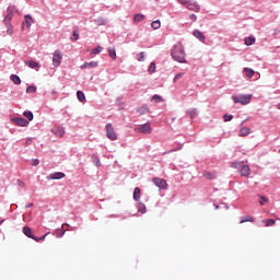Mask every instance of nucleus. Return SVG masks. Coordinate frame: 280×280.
I'll use <instances>...</instances> for the list:
<instances>
[{"label": "nucleus", "mask_w": 280, "mask_h": 280, "mask_svg": "<svg viewBox=\"0 0 280 280\" xmlns=\"http://www.w3.org/2000/svg\"><path fill=\"white\" fill-rule=\"evenodd\" d=\"M172 57L174 60H176V62H186L185 48L183 47V44L178 43L174 46Z\"/></svg>", "instance_id": "obj_1"}, {"label": "nucleus", "mask_w": 280, "mask_h": 280, "mask_svg": "<svg viewBox=\"0 0 280 280\" xmlns=\"http://www.w3.org/2000/svg\"><path fill=\"white\" fill-rule=\"evenodd\" d=\"M232 100L234 104H242L243 106H246V104H250V100H253V95L252 94L234 95L232 96Z\"/></svg>", "instance_id": "obj_2"}, {"label": "nucleus", "mask_w": 280, "mask_h": 280, "mask_svg": "<svg viewBox=\"0 0 280 280\" xmlns=\"http://www.w3.org/2000/svg\"><path fill=\"white\" fill-rule=\"evenodd\" d=\"M106 128V137L107 139H109L110 141H117V133L115 132V128L113 127V124H107L105 126Z\"/></svg>", "instance_id": "obj_3"}, {"label": "nucleus", "mask_w": 280, "mask_h": 280, "mask_svg": "<svg viewBox=\"0 0 280 280\" xmlns=\"http://www.w3.org/2000/svg\"><path fill=\"white\" fill-rule=\"evenodd\" d=\"M62 62V51L55 50L52 56V65L54 67H60V63Z\"/></svg>", "instance_id": "obj_4"}, {"label": "nucleus", "mask_w": 280, "mask_h": 280, "mask_svg": "<svg viewBox=\"0 0 280 280\" xmlns=\"http://www.w3.org/2000/svg\"><path fill=\"white\" fill-rule=\"evenodd\" d=\"M137 132H141L142 135H151L152 133V127L150 126V122H147L138 128H136Z\"/></svg>", "instance_id": "obj_5"}, {"label": "nucleus", "mask_w": 280, "mask_h": 280, "mask_svg": "<svg viewBox=\"0 0 280 280\" xmlns=\"http://www.w3.org/2000/svg\"><path fill=\"white\" fill-rule=\"evenodd\" d=\"M152 180L159 189H167V180L159 177H154Z\"/></svg>", "instance_id": "obj_6"}, {"label": "nucleus", "mask_w": 280, "mask_h": 280, "mask_svg": "<svg viewBox=\"0 0 280 280\" xmlns=\"http://www.w3.org/2000/svg\"><path fill=\"white\" fill-rule=\"evenodd\" d=\"M12 121H13V124H15V126H20L22 128L30 126V121H27V119L22 118V117H15L12 119Z\"/></svg>", "instance_id": "obj_7"}, {"label": "nucleus", "mask_w": 280, "mask_h": 280, "mask_svg": "<svg viewBox=\"0 0 280 280\" xmlns=\"http://www.w3.org/2000/svg\"><path fill=\"white\" fill-rule=\"evenodd\" d=\"M185 8H187V10H190L191 12H200V4H198V2L196 1H188Z\"/></svg>", "instance_id": "obj_8"}, {"label": "nucleus", "mask_w": 280, "mask_h": 280, "mask_svg": "<svg viewBox=\"0 0 280 280\" xmlns=\"http://www.w3.org/2000/svg\"><path fill=\"white\" fill-rule=\"evenodd\" d=\"M13 16H14V8L10 7L7 9V15L3 20V23H12Z\"/></svg>", "instance_id": "obj_9"}, {"label": "nucleus", "mask_w": 280, "mask_h": 280, "mask_svg": "<svg viewBox=\"0 0 280 280\" xmlns=\"http://www.w3.org/2000/svg\"><path fill=\"white\" fill-rule=\"evenodd\" d=\"M32 23H34V19H32V15H25L24 16V22L22 23V30H30L32 27Z\"/></svg>", "instance_id": "obj_10"}, {"label": "nucleus", "mask_w": 280, "mask_h": 280, "mask_svg": "<svg viewBox=\"0 0 280 280\" xmlns=\"http://www.w3.org/2000/svg\"><path fill=\"white\" fill-rule=\"evenodd\" d=\"M65 176H66L65 173L56 172V173H52V174L48 175V178L50 180H60V179L65 178Z\"/></svg>", "instance_id": "obj_11"}, {"label": "nucleus", "mask_w": 280, "mask_h": 280, "mask_svg": "<svg viewBox=\"0 0 280 280\" xmlns=\"http://www.w3.org/2000/svg\"><path fill=\"white\" fill-rule=\"evenodd\" d=\"M241 176H244L245 178H248L250 176V166L248 165H243L241 171H240Z\"/></svg>", "instance_id": "obj_12"}, {"label": "nucleus", "mask_w": 280, "mask_h": 280, "mask_svg": "<svg viewBox=\"0 0 280 280\" xmlns=\"http://www.w3.org/2000/svg\"><path fill=\"white\" fill-rule=\"evenodd\" d=\"M192 36H195V38H198L201 43H205L206 40L205 34H202V32H200L199 30H195L192 32Z\"/></svg>", "instance_id": "obj_13"}, {"label": "nucleus", "mask_w": 280, "mask_h": 280, "mask_svg": "<svg viewBox=\"0 0 280 280\" xmlns=\"http://www.w3.org/2000/svg\"><path fill=\"white\" fill-rule=\"evenodd\" d=\"M23 233H24V235H26V237H30L31 240H34V237H36L34 235V233H32V228H30V226H24Z\"/></svg>", "instance_id": "obj_14"}, {"label": "nucleus", "mask_w": 280, "mask_h": 280, "mask_svg": "<svg viewBox=\"0 0 280 280\" xmlns=\"http://www.w3.org/2000/svg\"><path fill=\"white\" fill-rule=\"evenodd\" d=\"M250 135V128L248 127H243L241 128L238 136L240 137H248Z\"/></svg>", "instance_id": "obj_15"}, {"label": "nucleus", "mask_w": 280, "mask_h": 280, "mask_svg": "<svg viewBox=\"0 0 280 280\" xmlns=\"http://www.w3.org/2000/svg\"><path fill=\"white\" fill-rule=\"evenodd\" d=\"M4 25L7 27V34L9 36H12V34H14V27L12 26V22L4 23Z\"/></svg>", "instance_id": "obj_16"}, {"label": "nucleus", "mask_w": 280, "mask_h": 280, "mask_svg": "<svg viewBox=\"0 0 280 280\" xmlns=\"http://www.w3.org/2000/svg\"><path fill=\"white\" fill-rule=\"evenodd\" d=\"M26 67H30V69H38L39 65L38 62L34 60L25 61Z\"/></svg>", "instance_id": "obj_17"}, {"label": "nucleus", "mask_w": 280, "mask_h": 280, "mask_svg": "<svg viewBox=\"0 0 280 280\" xmlns=\"http://www.w3.org/2000/svg\"><path fill=\"white\" fill-rule=\"evenodd\" d=\"M137 113L140 115H148V113H150V108L147 105H143L137 109Z\"/></svg>", "instance_id": "obj_18"}, {"label": "nucleus", "mask_w": 280, "mask_h": 280, "mask_svg": "<svg viewBox=\"0 0 280 280\" xmlns=\"http://www.w3.org/2000/svg\"><path fill=\"white\" fill-rule=\"evenodd\" d=\"M97 65H98L97 61L85 62L81 66V69H86V67H91L92 69H95Z\"/></svg>", "instance_id": "obj_19"}, {"label": "nucleus", "mask_w": 280, "mask_h": 280, "mask_svg": "<svg viewBox=\"0 0 280 280\" xmlns=\"http://www.w3.org/2000/svg\"><path fill=\"white\" fill-rule=\"evenodd\" d=\"M244 44H245L247 47H250V45H255V37H253V36L246 37V38L244 39Z\"/></svg>", "instance_id": "obj_20"}, {"label": "nucleus", "mask_w": 280, "mask_h": 280, "mask_svg": "<svg viewBox=\"0 0 280 280\" xmlns=\"http://www.w3.org/2000/svg\"><path fill=\"white\" fill-rule=\"evenodd\" d=\"M139 198H141V188L136 187L133 190V200L139 201Z\"/></svg>", "instance_id": "obj_21"}, {"label": "nucleus", "mask_w": 280, "mask_h": 280, "mask_svg": "<svg viewBox=\"0 0 280 280\" xmlns=\"http://www.w3.org/2000/svg\"><path fill=\"white\" fill-rule=\"evenodd\" d=\"M143 19H145V15L143 14H135L133 15V23H141V21H143Z\"/></svg>", "instance_id": "obj_22"}, {"label": "nucleus", "mask_w": 280, "mask_h": 280, "mask_svg": "<svg viewBox=\"0 0 280 280\" xmlns=\"http://www.w3.org/2000/svg\"><path fill=\"white\" fill-rule=\"evenodd\" d=\"M244 72L247 78H253L255 75V70L250 68H244Z\"/></svg>", "instance_id": "obj_23"}, {"label": "nucleus", "mask_w": 280, "mask_h": 280, "mask_svg": "<svg viewBox=\"0 0 280 280\" xmlns=\"http://www.w3.org/2000/svg\"><path fill=\"white\" fill-rule=\"evenodd\" d=\"M244 222H255V219L253 217H250V215H245L240 221V224H244Z\"/></svg>", "instance_id": "obj_24"}, {"label": "nucleus", "mask_w": 280, "mask_h": 280, "mask_svg": "<svg viewBox=\"0 0 280 280\" xmlns=\"http://www.w3.org/2000/svg\"><path fill=\"white\" fill-rule=\"evenodd\" d=\"M262 222L265 223V226H275V224H277V221H275V219H266Z\"/></svg>", "instance_id": "obj_25"}, {"label": "nucleus", "mask_w": 280, "mask_h": 280, "mask_svg": "<svg viewBox=\"0 0 280 280\" xmlns=\"http://www.w3.org/2000/svg\"><path fill=\"white\" fill-rule=\"evenodd\" d=\"M108 54H109V58H112L113 60H117V52L115 48H109Z\"/></svg>", "instance_id": "obj_26"}, {"label": "nucleus", "mask_w": 280, "mask_h": 280, "mask_svg": "<svg viewBox=\"0 0 280 280\" xmlns=\"http://www.w3.org/2000/svg\"><path fill=\"white\" fill-rule=\"evenodd\" d=\"M77 97H78L79 102H84L86 100V96L84 95V92H82V91L77 92Z\"/></svg>", "instance_id": "obj_27"}, {"label": "nucleus", "mask_w": 280, "mask_h": 280, "mask_svg": "<svg viewBox=\"0 0 280 280\" xmlns=\"http://www.w3.org/2000/svg\"><path fill=\"white\" fill-rule=\"evenodd\" d=\"M92 161H93L94 165H96V167L102 166V162H100V158H97L95 154L92 155Z\"/></svg>", "instance_id": "obj_28"}, {"label": "nucleus", "mask_w": 280, "mask_h": 280, "mask_svg": "<svg viewBox=\"0 0 280 280\" xmlns=\"http://www.w3.org/2000/svg\"><path fill=\"white\" fill-rule=\"evenodd\" d=\"M23 116L26 117V119H28V121H32L34 119V114L30 110L24 112Z\"/></svg>", "instance_id": "obj_29"}, {"label": "nucleus", "mask_w": 280, "mask_h": 280, "mask_svg": "<svg viewBox=\"0 0 280 280\" xmlns=\"http://www.w3.org/2000/svg\"><path fill=\"white\" fill-rule=\"evenodd\" d=\"M151 27L153 30H160L161 28V21L156 20L151 23Z\"/></svg>", "instance_id": "obj_30"}, {"label": "nucleus", "mask_w": 280, "mask_h": 280, "mask_svg": "<svg viewBox=\"0 0 280 280\" xmlns=\"http://www.w3.org/2000/svg\"><path fill=\"white\" fill-rule=\"evenodd\" d=\"M138 62H143L145 60V51L139 52L137 55Z\"/></svg>", "instance_id": "obj_31"}, {"label": "nucleus", "mask_w": 280, "mask_h": 280, "mask_svg": "<svg viewBox=\"0 0 280 280\" xmlns=\"http://www.w3.org/2000/svg\"><path fill=\"white\" fill-rule=\"evenodd\" d=\"M203 176L208 178V180H213V178H215V174L211 172H205Z\"/></svg>", "instance_id": "obj_32"}, {"label": "nucleus", "mask_w": 280, "mask_h": 280, "mask_svg": "<svg viewBox=\"0 0 280 280\" xmlns=\"http://www.w3.org/2000/svg\"><path fill=\"white\" fill-rule=\"evenodd\" d=\"M11 80L15 84H21V78H19V75H16V74H12Z\"/></svg>", "instance_id": "obj_33"}, {"label": "nucleus", "mask_w": 280, "mask_h": 280, "mask_svg": "<svg viewBox=\"0 0 280 280\" xmlns=\"http://www.w3.org/2000/svg\"><path fill=\"white\" fill-rule=\"evenodd\" d=\"M79 38H80V34L78 33V30H75L71 35L70 40H78Z\"/></svg>", "instance_id": "obj_34"}, {"label": "nucleus", "mask_w": 280, "mask_h": 280, "mask_svg": "<svg viewBox=\"0 0 280 280\" xmlns=\"http://www.w3.org/2000/svg\"><path fill=\"white\" fill-rule=\"evenodd\" d=\"M154 71H156V63L151 62L149 66V73H154Z\"/></svg>", "instance_id": "obj_35"}, {"label": "nucleus", "mask_w": 280, "mask_h": 280, "mask_svg": "<svg viewBox=\"0 0 280 280\" xmlns=\"http://www.w3.org/2000/svg\"><path fill=\"white\" fill-rule=\"evenodd\" d=\"M258 198H260L259 205H260L261 207H264V203H265V202H268V201H269L268 198H266L265 196H261V195H258Z\"/></svg>", "instance_id": "obj_36"}, {"label": "nucleus", "mask_w": 280, "mask_h": 280, "mask_svg": "<svg viewBox=\"0 0 280 280\" xmlns=\"http://www.w3.org/2000/svg\"><path fill=\"white\" fill-rule=\"evenodd\" d=\"M152 101L155 102L156 104H159V103L163 102V97H161L160 95H156V94H155V95L152 97Z\"/></svg>", "instance_id": "obj_37"}, {"label": "nucleus", "mask_w": 280, "mask_h": 280, "mask_svg": "<svg viewBox=\"0 0 280 280\" xmlns=\"http://www.w3.org/2000/svg\"><path fill=\"white\" fill-rule=\"evenodd\" d=\"M188 114H189V117H190L191 119H194V117H197L198 110H197V109H190V110L188 112Z\"/></svg>", "instance_id": "obj_38"}, {"label": "nucleus", "mask_w": 280, "mask_h": 280, "mask_svg": "<svg viewBox=\"0 0 280 280\" xmlns=\"http://www.w3.org/2000/svg\"><path fill=\"white\" fill-rule=\"evenodd\" d=\"M138 211H139V213H145V211H147L145 205L139 203Z\"/></svg>", "instance_id": "obj_39"}, {"label": "nucleus", "mask_w": 280, "mask_h": 280, "mask_svg": "<svg viewBox=\"0 0 280 280\" xmlns=\"http://www.w3.org/2000/svg\"><path fill=\"white\" fill-rule=\"evenodd\" d=\"M26 93H36V86L30 85L26 88Z\"/></svg>", "instance_id": "obj_40"}, {"label": "nucleus", "mask_w": 280, "mask_h": 280, "mask_svg": "<svg viewBox=\"0 0 280 280\" xmlns=\"http://www.w3.org/2000/svg\"><path fill=\"white\" fill-rule=\"evenodd\" d=\"M47 235H49V232L47 234L43 235L42 237L35 236L33 240H34V242H43V240H45V237H47Z\"/></svg>", "instance_id": "obj_41"}, {"label": "nucleus", "mask_w": 280, "mask_h": 280, "mask_svg": "<svg viewBox=\"0 0 280 280\" xmlns=\"http://www.w3.org/2000/svg\"><path fill=\"white\" fill-rule=\"evenodd\" d=\"M232 167H233L234 170H240V168L242 167V163H240V162H233V163H232Z\"/></svg>", "instance_id": "obj_42"}, {"label": "nucleus", "mask_w": 280, "mask_h": 280, "mask_svg": "<svg viewBox=\"0 0 280 280\" xmlns=\"http://www.w3.org/2000/svg\"><path fill=\"white\" fill-rule=\"evenodd\" d=\"M92 54H102V46H97L95 49H93Z\"/></svg>", "instance_id": "obj_43"}, {"label": "nucleus", "mask_w": 280, "mask_h": 280, "mask_svg": "<svg viewBox=\"0 0 280 280\" xmlns=\"http://www.w3.org/2000/svg\"><path fill=\"white\" fill-rule=\"evenodd\" d=\"M40 161L38 159H34L32 160L31 164L33 165V167H36L37 165H39Z\"/></svg>", "instance_id": "obj_44"}, {"label": "nucleus", "mask_w": 280, "mask_h": 280, "mask_svg": "<svg viewBox=\"0 0 280 280\" xmlns=\"http://www.w3.org/2000/svg\"><path fill=\"white\" fill-rule=\"evenodd\" d=\"M224 121H231L233 119V115H224L223 116Z\"/></svg>", "instance_id": "obj_45"}, {"label": "nucleus", "mask_w": 280, "mask_h": 280, "mask_svg": "<svg viewBox=\"0 0 280 280\" xmlns=\"http://www.w3.org/2000/svg\"><path fill=\"white\" fill-rule=\"evenodd\" d=\"M55 135H57V137H65V130L60 129L59 131H55Z\"/></svg>", "instance_id": "obj_46"}, {"label": "nucleus", "mask_w": 280, "mask_h": 280, "mask_svg": "<svg viewBox=\"0 0 280 280\" xmlns=\"http://www.w3.org/2000/svg\"><path fill=\"white\" fill-rule=\"evenodd\" d=\"M189 19L190 21H198V16H196L194 13L189 15Z\"/></svg>", "instance_id": "obj_47"}, {"label": "nucleus", "mask_w": 280, "mask_h": 280, "mask_svg": "<svg viewBox=\"0 0 280 280\" xmlns=\"http://www.w3.org/2000/svg\"><path fill=\"white\" fill-rule=\"evenodd\" d=\"M179 3H182V5H187L189 3L190 0H178Z\"/></svg>", "instance_id": "obj_48"}, {"label": "nucleus", "mask_w": 280, "mask_h": 280, "mask_svg": "<svg viewBox=\"0 0 280 280\" xmlns=\"http://www.w3.org/2000/svg\"><path fill=\"white\" fill-rule=\"evenodd\" d=\"M180 78H183V73H178V74L174 78V82H176L177 80H180Z\"/></svg>", "instance_id": "obj_49"}, {"label": "nucleus", "mask_w": 280, "mask_h": 280, "mask_svg": "<svg viewBox=\"0 0 280 280\" xmlns=\"http://www.w3.org/2000/svg\"><path fill=\"white\" fill-rule=\"evenodd\" d=\"M18 185L19 187H25V183H23L21 179H18Z\"/></svg>", "instance_id": "obj_50"}, {"label": "nucleus", "mask_w": 280, "mask_h": 280, "mask_svg": "<svg viewBox=\"0 0 280 280\" xmlns=\"http://www.w3.org/2000/svg\"><path fill=\"white\" fill-rule=\"evenodd\" d=\"M30 207H34V203H28V205L26 206V209H30Z\"/></svg>", "instance_id": "obj_51"}, {"label": "nucleus", "mask_w": 280, "mask_h": 280, "mask_svg": "<svg viewBox=\"0 0 280 280\" xmlns=\"http://www.w3.org/2000/svg\"><path fill=\"white\" fill-rule=\"evenodd\" d=\"M277 108H279V110H280V103L277 105Z\"/></svg>", "instance_id": "obj_52"}]
</instances>
